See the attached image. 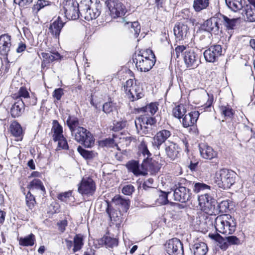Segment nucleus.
<instances>
[{"mask_svg":"<svg viewBox=\"0 0 255 255\" xmlns=\"http://www.w3.org/2000/svg\"><path fill=\"white\" fill-rule=\"evenodd\" d=\"M245 14H242L245 17V19L249 22L255 21V6H252L251 5H246L244 10Z\"/></svg>","mask_w":255,"mask_h":255,"instance_id":"29","label":"nucleus"},{"mask_svg":"<svg viewBox=\"0 0 255 255\" xmlns=\"http://www.w3.org/2000/svg\"><path fill=\"white\" fill-rule=\"evenodd\" d=\"M190 183L184 178H179L175 181L173 197L175 201L186 203L190 199L191 193L187 187Z\"/></svg>","mask_w":255,"mask_h":255,"instance_id":"2","label":"nucleus"},{"mask_svg":"<svg viewBox=\"0 0 255 255\" xmlns=\"http://www.w3.org/2000/svg\"><path fill=\"white\" fill-rule=\"evenodd\" d=\"M189 47H186L184 45H180L177 46L175 49V51L176 55V58H178L180 54L182 53L184 54V52L185 51H187V49H189Z\"/></svg>","mask_w":255,"mask_h":255,"instance_id":"58","label":"nucleus"},{"mask_svg":"<svg viewBox=\"0 0 255 255\" xmlns=\"http://www.w3.org/2000/svg\"><path fill=\"white\" fill-rule=\"evenodd\" d=\"M222 48L220 45L211 46L204 52V56L206 61L214 62L222 55Z\"/></svg>","mask_w":255,"mask_h":255,"instance_id":"17","label":"nucleus"},{"mask_svg":"<svg viewBox=\"0 0 255 255\" xmlns=\"http://www.w3.org/2000/svg\"><path fill=\"white\" fill-rule=\"evenodd\" d=\"M165 250L169 255H184L183 246L177 238H172L166 241Z\"/></svg>","mask_w":255,"mask_h":255,"instance_id":"11","label":"nucleus"},{"mask_svg":"<svg viewBox=\"0 0 255 255\" xmlns=\"http://www.w3.org/2000/svg\"><path fill=\"white\" fill-rule=\"evenodd\" d=\"M237 174L233 171L222 169L216 173L215 181L219 187L230 188L236 181Z\"/></svg>","mask_w":255,"mask_h":255,"instance_id":"4","label":"nucleus"},{"mask_svg":"<svg viewBox=\"0 0 255 255\" xmlns=\"http://www.w3.org/2000/svg\"><path fill=\"white\" fill-rule=\"evenodd\" d=\"M124 90L131 101L138 100L144 96L142 88L135 84L132 79L127 81L124 85Z\"/></svg>","mask_w":255,"mask_h":255,"instance_id":"8","label":"nucleus"},{"mask_svg":"<svg viewBox=\"0 0 255 255\" xmlns=\"http://www.w3.org/2000/svg\"><path fill=\"white\" fill-rule=\"evenodd\" d=\"M193 190L194 192L198 193L202 191H210L211 187L205 183L197 182L194 184Z\"/></svg>","mask_w":255,"mask_h":255,"instance_id":"44","label":"nucleus"},{"mask_svg":"<svg viewBox=\"0 0 255 255\" xmlns=\"http://www.w3.org/2000/svg\"><path fill=\"white\" fill-rule=\"evenodd\" d=\"M220 17L218 14L217 16L212 17L205 21L203 27L206 31L217 34L219 31Z\"/></svg>","mask_w":255,"mask_h":255,"instance_id":"18","label":"nucleus"},{"mask_svg":"<svg viewBox=\"0 0 255 255\" xmlns=\"http://www.w3.org/2000/svg\"><path fill=\"white\" fill-rule=\"evenodd\" d=\"M188 25L185 23L179 22L174 27L173 31L176 38L179 40H183L190 34Z\"/></svg>","mask_w":255,"mask_h":255,"instance_id":"19","label":"nucleus"},{"mask_svg":"<svg viewBox=\"0 0 255 255\" xmlns=\"http://www.w3.org/2000/svg\"><path fill=\"white\" fill-rule=\"evenodd\" d=\"M102 5L92 0H83L80 4V15L87 20L97 18L101 14Z\"/></svg>","mask_w":255,"mask_h":255,"instance_id":"3","label":"nucleus"},{"mask_svg":"<svg viewBox=\"0 0 255 255\" xmlns=\"http://www.w3.org/2000/svg\"><path fill=\"white\" fill-rule=\"evenodd\" d=\"M226 241L232 245H238L240 244L239 239L234 236H228L226 238Z\"/></svg>","mask_w":255,"mask_h":255,"instance_id":"60","label":"nucleus"},{"mask_svg":"<svg viewBox=\"0 0 255 255\" xmlns=\"http://www.w3.org/2000/svg\"><path fill=\"white\" fill-rule=\"evenodd\" d=\"M114 140L113 138H107L100 142L99 144L102 147H111L114 145Z\"/></svg>","mask_w":255,"mask_h":255,"instance_id":"54","label":"nucleus"},{"mask_svg":"<svg viewBox=\"0 0 255 255\" xmlns=\"http://www.w3.org/2000/svg\"><path fill=\"white\" fill-rule=\"evenodd\" d=\"M83 236L81 234H77L74 237L73 244L74 248L73 251L75 253L80 250L84 245Z\"/></svg>","mask_w":255,"mask_h":255,"instance_id":"36","label":"nucleus"},{"mask_svg":"<svg viewBox=\"0 0 255 255\" xmlns=\"http://www.w3.org/2000/svg\"><path fill=\"white\" fill-rule=\"evenodd\" d=\"M18 97L19 98H23L24 99V101L28 100V98H29V94L26 88L25 87H21L18 91Z\"/></svg>","mask_w":255,"mask_h":255,"instance_id":"55","label":"nucleus"},{"mask_svg":"<svg viewBox=\"0 0 255 255\" xmlns=\"http://www.w3.org/2000/svg\"><path fill=\"white\" fill-rule=\"evenodd\" d=\"M138 154L139 159L142 160L141 166L143 169L146 170L150 169L151 154L148 149L146 143L143 140L138 145Z\"/></svg>","mask_w":255,"mask_h":255,"instance_id":"10","label":"nucleus"},{"mask_svg":"<svg viewBox=\"0 0 255 255\" xmlns=\"http://www.w3.org/2000/svg\"><path fill=\"white\" fill-rule=\"evenodd\" d=\"M134 123L137 129H138L139 125L142 133L146 134L151 131L152 126L155 125L156 120L154 117L149 115L144 114L136 119Z\"/></svg>","mask_w":255,"mask_h":255,"instance_id":"6","label":"nucleus"},{"mask_svg":"<svg viewBox=\"0 0 255 255\" xmlns=\"http://www.w3.org/2000/svg\"><path fill=\"white\" fill-rule=\"evenodd\" d=\"M18 241L20 246L24 247L32 246L35 243V236L31 233L24 237H20Z\"/></svg>","mask_w":255,"mask_h":255,"instance_id":"32","label":"nucleus"},{"mask_svg":"<svg viewBox=\"0 0 255 255\" xmlns=\"http://www.w3.org/2000/svg\"><path fill=\"white\" fill-rule=\"evenodd\" d=\"M128 169L132 172L135 176L143 174L142 171L139 169V165L138 161H129L126 165Z\"/></svg>","mask_w":255,"mask_h":255,"instance_id":"33","label":"nucleus"},{"mask_svg":"<svg viewBox=\"0 0 255 255\" xmlns=\"http://www.w3.org/2000/svg\"><path fill=\"white\" fill-rule=\"evenodd\" d=\"M199 205L202 211L209 215L216 213V201L207 193L201 195L198 198Z\"/></svg>","mask_w":255,"mask_h":255,"instance_id":"9","label":"nucleus"},{"mask_svg":"<svg viewBox=\"0 0 255 255\" xmlns=\"http://www.w3.org/2000/svg\"><path fill=\"white\" fill-rule=\"evenodd\" d=\"M57 141H58V148L59 149H68L69 146L67 143V141L64 136H63V138H60L57 139Z\"/></svg>","mask_w":255,"mask_h":255,"instance_id":"53","label":"nucleus"},{"mask_svg":"<svg viewBox=\"0 0 255 255\" xmlns=\"http://www.w3.org/2000/svg\"><path fill=\"white\" fill-rule=\"evenodd\" d=\"M28 188L31 191L37 189L40 190L43 192H45V188L42 182L37 179H34L29 183Z\"/></svg>","mask_w":255,"mask_h":255,"instance_id":"41","label":"nucleus"},{"mask_svg":"<svg viewBox=\"0 0 255 255\" xmlns=\"http://www.w3.org/2000/svg\"><path fill=\"white\" fill-rule=\"evenodd\" d=\"M52 124L51 130L53 132V139L55 141H57V139L63 138V136H64L63 134V128L56 120H54Z\"/></svg>","mask_w":255,"mask_h":255,"instance_id":"28","label":"nucleus"},{"mask_svg":"<svg viewBox=\"0 0 255 255\" xmlns=\"http://www.w3.org/2000/svg\"><path fill=\"white\" fill-rule=\"evenodd\" d=\"M228 206V203L227 201H223L220 204L218 205V207L219 209V211L221 212H224L226 211V209Z\"/></svg>","mask_w":255,"mask_h":255,"instance_id":"63","label":"nucleus"},{"mask_svg":"<svg viewBox=\"0 0 255 255\" xmlns=\"http://www.w3.org/2000/svg\"><path fill=\"white\" fill-rule=\"evenodd\" d=\"M42 57L48 63L59 60L61 58L60 54L57 52L46 53L42 52L41 54Z\"/></svg>","mask_w":255,"mask_h":255,"instance_id":"38","label":"nucleus"},{"mask_svg":"<svg viewBox=\"0 0 255 255\" xmlns=\"http://www.w3.org/2000/svg\"><path fill=\"white\" fill-rule=\"evenodd\" d=\"M102 242L107 248H113L118 245V241L116 238H111L108 236H105L102 239Z\"/></svg>","mask_w":255,"mask_h":255,"instance_id":"39","label":"nucleus"},{"mask_svg":"<svg viewBox=\"0 0 255 255\" xmlns=\"http://www.w3.org/2000/svg\"><path fill=\"white\" fill-rule=\"evenodd\" d=\"M77 150L80 153V154L85 158L89 159L92 157V153L83 149L80 146H78L77 148Z\"/></svg>","mask_w":255,"mask_h":255,"instance_id":"56","label":"nucleus"},{"mask_svg":"<svg viewBox=\"0 0 255 255\" xmlns=\"http://www.w3.org/2000/svg\"><path fill=\"white\" fill-rule=\"evenodd\" d=\"M199 113L198 111H193L185 115L182 119V125L184 128H188L193 126L199 118Z\"/></svg>","mask_w":255,"mask_h":255,"instance_id":"23","label":"nucleus"},{"mask_svg":"<svg viewBox=\"0 0 255 255\" xmlns=\"http://www.w3.org/2000/svg\"><path fill=\"white\" fill-rule=\"evenodd\" d=\"M71 134L77 142L86 147H90L94 144V138L91 133L82 127L75 129Z\"/></svg>","mask_w":255,"mask_h":255,"instance_id":"5","label":"nucleus"},{"mask_svg":"<svg viewBox=\"0 0 255 255\" xmlns=\"http://www.w3.org/2000/svg\"><path fill=\"white\" fill-rule=\"evenodd\" d=\"M112 203L117 209L124 212H127L129 207V201L122 198L119 195H116L113 198Z\"/></svg>","mask_w":255,"mask_h":255,"instance_id":"24","label":"nucleus"},{"mask_svg":"<svg viewBox=\"0 0 255 255\" xmlns=\"http://www.w3.org/2000/svg\"><path fill=\"white\" fill-rule=\"evenodd\" d=\"M66 124L71 133L80 127L78 119L75 117L69 116Z\"/></svg>","mask_w":255,"mask_h":255,"instance_id":"35","label":"nucleus"},{"mask_svg":"<svg viewBox=\"0 0 255 255\" xmlns=\"http://www.w3.org/2000/svg\"><path fill=\"white\" fill-rule=\"evenodd\" d=\"M24 102L21 99H18L12 106L10 114L13 118L20 116L24 110Z\"/></svg>","mask_w":255,"mask_h":255,"instance_id":"25","label":"nucleus"},{"mask_svg":"<svg viewBox=\"0 0 255 255\" xmlns=\"http://www.w3.org/2000/svg\"><path fill=\"white\" fill-rule=\"evenodd\" d=\"M172 112L174 117L180 119L186 112L185 106L182 104L178 105L173 109Z\"/></svg>","mask_w":255,"mask_h":255,"instance_id":"42","label":"nucleus"},{"mask_svg":"<svg viewBox=\"0 0 255 255\" xmlns=\"http://www.w3.org/2000/svg\"><path fill=\"white\" fill-rule=\"evenodd\" d=\"M11 133L14 136L18 137L17 141L22 139V129L21 126L16 122H14L10 126Z\"/></svg>","mask_w":255,"mask_h":255,"instance_id":"31","label":"nucleus"},{"mask_svg":"<svg viewBox=\"0 0 255 255\" xmlns=\"http://www.w3.org/2000/svg\"><path fill=\"white\" fill-rule=\"evenodd\" d=\"M64 12L67 19L75 20L80 15V5L75 0H68L64 5Z\"/></svg>","mask_w":255,"mask_h":255,"instance_id":"12","label":"nucleus"},{"mask_svg":"<svg viewBox=\"0 0 255 255\" xmlns=\"http://www.w3.org/2000/svg\"><path fill=\"white\" fill-rule=\"evenodd\" d=\"M209 0H194L193 7L197 12L205 9L209 5Z\"/></svg>","mask_w":255,"mask_h":255,"instance_id":"40","label":"nucleus"},{"mask_svg":"<svg viewBox=\"0 0 255 255\" xmlns=\"http://www.w3.org/2000/svg\"><path fill=\"white\" fill-rule=\"evenodd\" d=\"M11 46L10 36L3 34L0 36V52L1 54L7 55Z\"/></svg>","mask_w":255,"mask_h":255,"instance_id":"26","label":"nucleus"},{"mask_svg":"<svg viewBox=\"0 0 255 255\" xmlns=\"http://www.w3.org/2000/svg\"><path fill=\"white\" fill-rule=\"evenodd\" d=\"M26 204L29 209L32 210L36 203L35 198L31 192L29 191L25 196Z\"/></svg>","mask_w":255,"mask_h":255,"instance_id":"45","label":"nucleus"},{"mask_svg":"<svg viewBox=\"0 0 255 255\" xmlns=\"http://www.w3.org/2000/svg\"><path fill=\"white\" fill-rule=\"evenodd\" d=\"M156 203L158 204L164 205L168 202L167 199V193L160 191L158 194V198L156 199Z\"/></svg>","mask_w":255,"mask_h":255,"instance_id":"48","label":"nucleus"},{"mask_svg":"<svg viewBox=\"0 0 255 255\" xmlns=\"http://www.w3.org/2000/svg\"><path fill=\"white\" fill-rule=\"evenodd\" d=\"M171 131L166 129L157 132L153 138L152 144L153 147L159 150L162 144L167 142L166 141L171 137Z\"/></svg>","mask_w":255,"mask_h":255,"instance_id":"15","label":"nucleus"},{"mask_svg":"<svg viewBox=\"0 0 255 255\" xmlns=\"http://www.w3.org/2000/svg\"><path fill=\"white\" fill-rule=\"evenodd\" d=\"M181 144L183 145V148L186 152H188V143L186 138L184 137L181 139Z\"/></svg>","mask_w":255,"mask_h":255,"instance_id":"64","label":"nucleus"},{"mask_svg":"<svg viewBox=\"0 0 255 255\" xmlns=\"http://www.w3.org/2000/svg\"><path fill=\"white\" fill-rule=\"evenodd\" d=\"M131 28V29L133 30L135 36L137 37L140 31V26L139 23L137 21L132 22Z\"/></svg>","mask_w":255,"mask_h":255,"instance_id":"57","label":"nucleus"},{"mask_svg":"<svg viewBox=\"0 0 255 255\" xmlns=\"http://www.w3.org/2000/svg\"><path fill=\"white\" fill-rule=\"evenodd\" d=\"M96 190L93 180L89 177H83L79 185L78 192L82 195H92Z\"/></svg>","mask_w":255,"mask_h":255,"instance_id":"14","label":"nucleus"},{"mask_svg":"<svg viewBox=\"0 0 255 255\" xmlns=\"http://www.w3.org/2000/svg\"><path fill=\"white\" fill-rule=\"evenodd\" d=\"M225 2L228 7L235 12L241 10L244 5L243 0H225Z\"/></svg>","mask_w":255,"mask_h":255,"instance_id":"30","label":"nucleus"},{"mask_svg":"<svg viewBox=\"0 0 255 255\" xmlns=\"http://www.w3.org/2000/svg\"><path fill=\"white\" fill-rule=\"evenodd\" d=\"M199 148L201 156L205 159L211 160L217 155L216 151L206 143H200L199 145Z\"/></svg>","mask_w":255,"mask_h":255,"instance_id":"21","label":"nucleus"},{"mask_svg":"<svg viewBox=\"0 0 255 255\" xmlns=\"http://www.w3.org/2000/svg\"><path fill=\"white\" fill-rule=\"evenodd\" d=\"M194 255H205L208 251L207 245L203 242L195 243L191 249Z\"/></svg>","mask_w":255,"mask_h":255,"instance_id":"27","label":"nucleus"},{"mask_svg":"<svg viewBox=\"0 0 255 255\" xmlns=\"http://www.w3.org/2000/svg\"><path fill=\"white\" fill-rule=\"evenodd\" d=\"M158 110V104L156 103H151L141 109V111L146 115L153 116Z\"/></svg>","mask_w":255,"mask_h":255,"instance_id":"37","label":"nucleus"},{"mask_svg":"<svg viewBox=\"0 0 255 255\" xmlns=\"http://www.w3.org/2000/svg\"><path fill=\"white\" fill-rule=\"evenodd\" d=\"M183 59L186 66L189 68H195L200 63V59L198 55L194 49L190 48L187 49L183 54Z\"/></svg>","mask_w":255,"mask_h":255,"instance_id":"16","label":"nucleus"},{"mask_svg":"<svg viewBox=\"0 0 255 255\" xmlns=\"http://www.w3.org/2000/svg\"><path fill=\"white\" fill-rule=\"evenodd\" d=\"M64 24V23L58 17L56 20L50 23L48 28L49 32L53 37L58 39Z\"/></svg>","mask_w":255,"mask_h":255,"instance_id":"22","label":"nucleus"},{"mask_svg":"<svg viewBox=\"0 0 255 255\" xmlns=\"http://www.w3.org/2000/svg\"><path fill=\"white\" fill-rule=\"evenodd\" d=\"M105 3L112 17H121L126 13V7L119 0H107Z\"/></svg>","mask_w":255,"mask_h":255,"instance_id":"13","label":"nucleus"},{"mask_svg":"<svg viewBox=\"0 0 255 255\" xmlns=\"http://www.w3.org/2000/svg\"><path fill=\"white\" fill-rule=\"evenodd\" d=\"M72 196V192L68 191L59 193L57 195V198L62 202H68L70 197Z\"/></svg>","mask_w":255,"mask_h":255,"instance_id":"50","label":"nucleus"},{"mask_svg":"<svg viewBox=\"0 0 255 255\" xmlns=\"http://www.w3.org/2000/svg\"><path fill=\"white\" fill-rule=\"evenodd\" d=\"M211 238L216 240L219 243V246L222 250H226L228 248V244L226 242V239L223 238L220 235H212L210 236Z\"/></svg>","mask_w":255,"mask_h":255,"instance_id":"43","label":"nucleus"},{"mask_svg":"<svg viewBox=\"0 0 255 255\" xmlns=\"http://www.w3.org/2000/svg\"><path fill=\"white\" fill-rule=\"evenodd\" d=\"M115 108L114 104L112 102L105 103L103 106V111L107 114H110Z\"/></svg>","mask_w":255,"mask_h":255,"instance_id":"51","label":"nucleus"},{"mask_svg":"<svg viewBox=\"0 0 255 255\" xmlns=\"http://www.w3.org/2000/svg\"><path fill=\"white\" fill-rule=\"evenodd\" d=\"M134 187L131 184H128L123 187L122 189V193L126 195H131L134 191Z\"/></svg>","mask_w":255,"mask_h":255,"instance_id":"52","label":"nucleus"},{"mask_svg":"<svg viewBox=\"0 0 255 255\" xmlns=\"http://www.w3.org/2000/svg\"><path fill=\"white\" fill-rule=\"evenodd\" d=\"M68 222L66 220H63L58 222L57 224L58 226V230L61 233H63L66 229V227L67 226Z\"/></svg>","mask_w":255,"mask_h":255,"instance_id":"59","label":"nucleus"},{"mask_svg":"<svg viewBox=\"0 0 255 255\" xmlns=\"http://www.w3.org/2000/svg\"><path fill=\"white\" fill-rule=\"evenodd\" d=\"M220 17V22H223L224 25L229 29H233L236 25L237 20L235 18L230 19L226 16L222 14H218Z\"/></svg>","mask_w":255,"mask_h":255,"instance_id":"34","label":"nucleus"},{"mask_svg":"<svg viewBox=\"0 0 255 255\" xmlns=\"http://www.w3.org/2000/svg\"><path fill=\"white\" fill-rule=\"evenodd\" d=\"M48 4V1L45 0H38L36 4L33 5L32 10L35 12V13H37L41 9Z\"/></svg>","mask_w":255,"mask_h":255,"instance_id":"47","label":"nucleus"},{"mask_svg":"<svg viewBox=\"0 0 255 255\" xmlns=\"http://www.w3.org/2000/svg\"><path fill=\"white\" fill-rule=\"evenodd\" d=\"M107 207L106 209V212L111 220H115L116 218L118 217L116 210L114 209L112 204L108 201H107Z\"/></svg>","mask_w":255,"mask_h":255,"instance_id":"46","label":"nucleus"},{"mask_svg":"<svg viewBox=\"0 0 255 255\" xmlns=\"http://www.w3.org/2000/svg\"><path fill=\"white\" fill-rule=\"evenodd\" d=\"M165 151L168 157L174 160L178 157L180 148L173 141H168L164 144Z\"/></svg>","mask_w":255,"mask_h":255,"instance_id":"20","label":"nucleus"},{"mask_svg":"<svg viewBox=\"0 0 255 255\" xmlns=\"http://www.w3.org/2000/svg\"><path fill=\"white\" fill-rule=\"evenodd\" d=\"M236 226L235 219L229 214L218 216L215 220L216 231L222 234H233L236 231Z\"/></svg>","mask_w":255,"mask_h":255,"instance_id":"1","label":"nucleus"},{"mask_svg":"<svg viewBox=\"0 0 255 255\" xmlns=\"http://www.w3.org/2000/svg\"><path fill=\"white\" fill-rule=\"evenodd\" d=\"M63 94V90L62 88H58L54 90L53 93V97L57 100H60Z\"/></svg>","mask_w":255,"mask_h":255,"instance_id":"61","label":"nucleus"},{"mask_svg":"<svg viewBox=\"0 0 255 255\" xmlns=\"http://www.w3.org/2000/svg\"><path fill=\"white\" fill-rule=\"evenodd\" d=\"M23 101L24 102L25 105H35L36 104L37 99L34 96H29V98H28V100H26L25 101Z\"/></svg>","mask_w":255,"mask_h":255,"instance_id":"62","label":"nucleus"},{"mask_svg":"<svg viewBox=\"0 0 255 255\" xmlns=\"http://www.w3.org/2000/svg\"><path fill=\"white\" fill-rule=\"evenodd\" d=\"M221 113L226 118H231L233 115V110L229 106H222L220 107Z\"/></svg>","mask_w":255,"mask_h":255,"instance_id":"49","label":"nucleus"},{"mask_svg":"<svg viewBox=\"0 0 255 255\" xmlns=\"http://www.w3.org/2000/svg\"><path fill=\"white\" fill-rule=\"evenodd\" d=\"M151 53V57L152 59L149 58V57L144 56L143 55H138L135 56V59L133 60L135 62V65L138 70L141 72H147L150 70L155 62V57L153 54L152 51L150 50Z\"/></svg>","mask_w":255,"mask_h":255,"instance_id":"7","label":"nucleus"}]
</instances>
